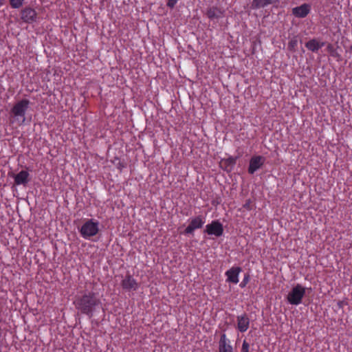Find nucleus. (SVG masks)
<instances>
[{"mask_svg":"<svg viewBox=\"0 0 352 352\" xmlns=\"http://www.w3.org/2000/svg\"><path fill=\"white\" fill-rule=\"evenodd\" d=\"M236 157H229L225 160V164L228 166H233L236 164Z\"/></svg>","mask_w":352,"mask_h":352,"instance_id":"nucleus-20","label":"nucleus"},{"mask_svg":"<svg viewBox=\"0 0 352 352\" xmlns=\"http://www.w3.org/2000/svg\"><path fill=\"white\" fill-rule=\"evenodd\" d=\"M218 349L219 352H234L231 341L224 333L220 336Z\"/></svg>","mask_w":352,"mask_h":352,"instance_id":"nucleus-9","label":"nucleus"},{"mask_svg":"<svg viewBox=\"0 0 352 352\" xmlns=\"http://www.w3.org/2000/svg\"><path fill=\"white\" fill-rule=\"evenodd\" d=\"M30 101L27 99H22L17 101L10 110V124L23 125L25 122V113L29 108Z\"/></svg>","mask_w":352,"mask_h":352,"instance_id":"nucleus-2","label":"nucleus"},{"mask_svg":"<svg viewBox=\"0 0 352 352\" xmlns=\"http://www.w3.org/2000/svg\"><path fill=\"white\" fill-rule=\"evenodd\" d=\"M324 43H319L316 39L313 38L305 43V47L309 50L316 52L319 49H320L324 45Z\"/></svg>","mask_w":352,"mask_h":352,"instance_id":"nucleus-15","label":"nucleus"},{"mask_svg":"<svg viewBox=\"0 0 352 352\" xmlns=\"http://www.w3.org/2000/svg\"><path fill=\"white\" fill-rule=\"evenodd\" d=\"M254 205L250 199H247L245 203L243 205V208L249 211L252 210L254 208Z\"/></svg>","mask_w":352,"mask_h":352,"instance_id":"nucleus-19","label":"nucleus"},{"mask_svg":"<svg viewBox=\"0 0 352 352\" xmlns=\"http://www.w3.org/2000/svg\"><path fill=\"white\" fill-rule=\"evenodd\" d=\"M265 158L261 155H254L251 157L248 166V173L253 175L265 164Z\"/></svg>","mask_w":352,"mask_h":352,"instance_id":"nucleus-7","label":"nucleus"},{"mask_svg":"<svg viewBox=\"0 0 352 352\" xmlns=\"http://www.w3.org/2000/svg\"><path fill=\"white\" fill-rule=\"evenodd\" d=\"M6 2V0H0V7L3 6Z\"/></svg>","mask_w":352,"mask_h":352,"instance_id":"nucleus-26","label":"nucleus"},{"mask_svg":"<svg viewBox=\"0 0 352 352\" xmlns=\"http://www.w3.org/2000/svg\"><path fill=\"white\" fill-rule=\"evenodd\" d=\"M327 50L332 56H334L333 53L335 52V50L331 44L327 45Z\"/></svg>","mask_w":352,"mask_h":352,"instance_id":"nucleus-25","label":"nucleus"},{"mask_svg":"<svg viewBox=\"0 0 352 352\" xmlns=\"http://www.w3.org/2000/svg\"><path fill=\"white\" fill-rule=\"evenodd\" d=\"M297 45V40L296 39H292L291 41H289V43H288V47L290 49V50H293L294 49V47Z\"/></svg>","mask_w":352,"mask_h":352,"instance_id":"nucleus-24","label":"nucleus"},{"mask_svg":"<svg viewBox=\"0 0 352 352\" xmlns=\"http://www.w3.org/2000/svg\"><path fill=\"white\" fill-rule=\"evenodd\" d=\"M74 303L80 313L91 318L94 316V312L100 305V300L95 293L89 292L76 296Z\"/></svg>","mask_w":352,"mask_h":352,"instance_id":"nucleus-1","label":"nucleus"},{"mask_svg":"<svg viewBox=\"0 0 352 352\" xmlns=\"http://www.w3.org/2000/svg\"><path fill=\"white\" fill-rule=\"evenodd\" d=\"M274 0H253L252 7L254 9L264 8L273 3Z\"/></svg>","mask_w":352,"mask_h":352,"instance_id":"nucleus-16","label":"nucleus"},{"mask_svg":"<svg viewBox=\"0 0 352 352\" xmlns=\"http://www.w3.org/2000/svg\"><path fill=\"white\" fill-rule=\"evenodd\" d=\"M99 223L94 219H88L81 226L80 232L84 239H89L96 235L99 231Z\"/></svg>","mask_w":352,"mask_h":352,"instance_id":"nucleus-4","label":"nucleus"},{"mask_svg":"<svg viewBox=\"0 0 352 352\" xmlns=\"http://www.w3.org/2000/svg\"><path fill=\"white\" fill-rule=\"evenodd\" d=\"M249 349V344L246 342V340H243L241 352H250Z\"/></svg>","mask_w":352,"mask_h":352,"instance_id":"nucleus-23","label":"nucleus"},{"mask_svg":"<svg viewBox=\"0 0 352 352\" xmlns=\"http://www.w3.org/2000/svg\"><path fill=\"white\" fill-rule=\"evenodd\" d=\"M122 287L126 291H136L139 287L137 280L132 275L127 274L121 282Z\"/></svg>","mask_w":352,"mask_h":352,"instance_id":"nucleus-8","label":"nucleus"},{"mask_svg":"<svg viewBox=\"0 0 352 352\" xmlns=\"http://www.w3.org/2000/svg\"><path fill=\"white\" fill-rule=\"evenodd\" d=\"M237 329L241 332H245L250 326V318L246 314L238 316L237 318Z\"/></svg>","mask_w":352,"mask_h":352,"instance_id":"nucleus-12","label":"nucleus"},{"mask_svg":"<svg viewBox=\"0 0 352 352\" xmlns=\"http://www.w3.org/2000/svg\"><path fill=\"white\" fill-rule=\"evenodd\" d=\"M167 2H166V6L167 7H168L169 8H173L176 4L177 3V2L179 1V0H166Z\"/></svg>","mask_w":352,"mask_h":352,"instance_id":"nucleus-22","label":"nucleus"},{"mask_svg":"<svg viewBox=\"0 0 352 352\" xmlns=\"http://www.w3.org/2000/svg\"><path fill=\"white\" fill-rule=\"evenodd\" d=\"M36 18V11L31 8H25L21 11V19L25 23H32Z\"/></svg>","mask_w":352,"mask_h":352,"instance_id":"nucleus-13","label":"nucleus"},{"mask_svg":"<svg viewBox=\"0 0 352 352\" xmlns=\"http://www.w3.org/2000/svg\"><path fill=\"white\" fill-rule=\"evenodd\" d=\"M9 1L12 8L18 9L22 6L24 0H9Z\"/></svg>","mask_w":352,"mask_h":352,"instance_id":"nucleus-17","label":"nucleus"},{"mask_svg":"<svg viewBox=\"0 0 352 352\" xmlns=\"http://www.w3.org/2000/svg\"><path fill=\"white\" fill-rule=\"evenodd\" d=\"M208 235H214L219 237L223 234V226L218 220H214L206 226L204 230Z\"/></svg>","mask_w":352,"mask_h":352,"instance_id":"nucleus-6","label":"nucleus"},{"mask_svg":"<svg viewBox=\"0 0 352 352\" xmlns=\"http://www.w3.org/2000/svg\"><path fill=\"white\" fill-rule=\"evenodd\" d=\"M241 272L240 267H232L230 270L226 272V276H227L226 281L234 284L239 283V275Z\"/></svg>","mask_w":352,"mask_h":352,"instance_id":"nucleus-11","label":"nucleus"},{"mask_svg":"<svg viewBox=\"0 0 352 352\" xmlns=\"http://www.w3.org/2000/svg\"><path fill=\"white\" fill-rule=\"evenodd\" d=\"M14 180L16 185L26 186L30 181V174L26 170H21L14 175Z\"/></svg>","mask_w":352,"mask_h":352,"instance_id":"nucleus-14","label":"nucleus"},{"mask_svg":"<svg viewBox=\"0 0 352 352\" xmlns=\"http://www.w3.org/2000/svg\"><path fill=\"white\" fill-rule=\"evenodd\" d=\"M207 16L210 19L217 18L218 16L217 14L216 9L214 8H210L209 10H208Z\"/></svg>","mask_w":352,"mask_h":352,"instance_id":"nucleus-18","label":"nucleus"},{"mask_svg":"<svg viewBox=\"0 0 352 352\" xmlns=\"http://www.w3.org/2000/svg\"><path fill=\"white\" fill-rule=\"evenodd\" d=\"M206 222V219L202 215H198L190 219L188 226L184 231V234H193L195 230L201 228Z\"/></svg>","mask_w":352,"mask_h":352,"instance_id":"nucleus-5","label":"nucleus"},{"mask_svg":"<svg viewBox=\"0 0 352 352\" xmlns=\"http://www.w3.org/2000/svg\"><path fill=\"white\" fill-rule=\"evenodd\" d=\"M250 280L249 275H245L243 280L239 284L240 287L243 288L246 286V285L248 283Z\"/></svg>","mask_w":352,"mask_h":352,"instance_id":"nucleus-21","label":"nucleus"},{"mask_svg":"<svg viewBox=\"0 0 352 352\" xmlns=\"http://www.w3.org/2000/svg\"><path fill=\"white\" fill-rule=\"evenodd\" d=\"M311 5L309 3H303L300 6L295 7L292 9V14L298 18L306 17L311 11Z\"/></svg>","mask_w":352,"mask_h":352,"instance_id":"nucleus-10","label":"nucleus"},{"mask_svg":"<svg viewBox=\"0 0 352 352\" xmlns=\"http://www.w3.org/2000/svg\"><path fill=\"white\" fill-rule=\"evenodd\" d=\"M306 289L300 284L294 286L287 295V299L289 304L298 305L305 295Z\"/></svg>","mask_w":352,"mask_h":352,"instance_id":"nucleus-3","label":"nucleus"}]
</instances>
